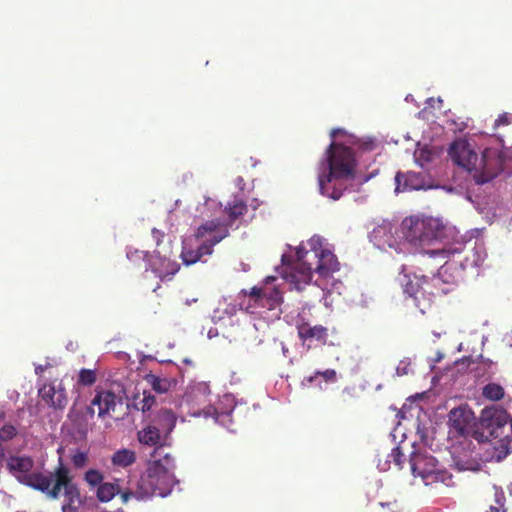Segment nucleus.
Instances as JSON below:
<instances>
[{
	"mask_svg": "<svg viewBox=\"0 0 512 512\" xmlns=\"http://www.w3.org/2000/svg\"><path fill=\"white\" fill-rule=\"evenodd\" d=\"M332 142L325 152L322 165H327L328 172L324 170L318 175L319 191L322 195L338 200L343 195L345 186L340 180L353 179L357 166L356 150L370 152L376 148L373 139H360L348 135L344 129L334 128L330 132Z\"/></svg>",
	"mask_w": 512,
	"mask_h": 512,
	"instance_id": "1",
	"label": "nucleus"
},
{
	"mask_svg": "<svg viewBox=\"0 0 512 512\" xmlns=\"http://www.w3.org/2000/svg\"><path fill=\"white\" fill-rule=\"evenodd\" d=\"M153 457L155 459L148 463L137 483V499H146L152 496L166 497L178 483L175 477L174 457L169 453H164L162 447L154 450Z\"/></svg>",
	"mask_w": 512,
	"mask_h": 512,
	"instance_id": "2",
	"label": "nucleus"
},
{
	"mask_svg": "<svg viewBox=\"0 0 512 512\" xmlns=\"http://www.w3.org/2000/svg\"><path fill=\"white\" fill-rule=\"evenodd\" d=\"M53 480H49L46 490L41 491L50 499H58L61 491L64 494V503L62 504V512H78L82 504L80 489L73 482V477L68 467L60 460L59 465L52 473Z\"/></svg>",
	"mask_w": 512,
	"mask_h": 512,
	"instance_id": "3",
	"label": "nucleus"
},
{
	"mask_svg": "<svg viewBox=\"0 0 512 512\" xmlns=\"http://www.w3.org/2000/svg\"><path fill=\"white\" fill-rule=\"evenodd\" d=\"M34 464L33 458L27 455H10L6 459V469L20 484L41 492L53 480V472L34 471Z\"/></svg>",
	"mask_w": 512,
	"mask_h": 512,
	"instance_id": "4",
	"label": "nucleus"
},
{
	"mask_svg": "<svg viewBox=\"0 0 512 512\" xmlns=\"http://www.w3.org/2000/svg\"><path fill=\"white\" fill-rule=\"evenodd\" d=\"M479 426L489 437L506 442L502 444L506 456L509 453L508 444L512 435V417L507 410L497 405L485 407L480 414Z\"/></svg>",
	"mask_w": 512,
	"mask_h": 512,
	"instance_id": "5",
	"label": "nucleus"
},
{
	"mask_svg": "<svg viewBox=\"0 0 512 512\" xmlns=\"http://www.w3.org/2000/svg\"><path fill=\"white\" fill-rule=\"evenodd\" d=\"M401 229L408 242L422 245L440 238L444 226L433 217L410 216L402 221Z\"/></svg>",
	"mask_w": 512,
	"mask_h": 512,
	"instance_id": "6",
	"label": "nucleus"
},
{
	"mask_svg": "<svg viewBox=\"0 0 512 512\" xmlns=\"http://www.w3.org/2000/svg\"><path fill=\"white\" fill-rule=\"evenodd\" d=\"M309 249L305 248V252H300L302 259L309 260L313 263V271L317 272L321 277H329L338 271L340 264L337 257L328 248H325L322 239L313 236L307 242Z\"/></svg>",
	"mask_w": 512,
	"mask_h": 512,
	"instance_id": "7",
	"label": "nucleus"
},
{
	"mask_svg": "<svg viewBox=\"0 0 512 512\" xmlns=\"http://www.w3.org/2000/svg\"><path fill=\"white\" fill-rule=\"evenodd\" d=\"M410 466L414 476L421 477L427 485L442 482L447 486L451 481V474L441 469L438 461L427 451H414L410 455Z\"/></svg>",
	"mask_w": 512,
	"mask_h": 512,
	"instance_id": "8",
	"label": "nucleus"
},
{
	"mask_svg": "<svg viewBox=\"0 0 512 512\" xmlns=\"http://www.w3.org/2000/svg\"><path fill=\"white\" fill-rule=\"evenodd\" d=\"M403 292L412 300L413 305L422 313L431 304V295L435 292L431 288L430 278L425 275H404L401 280Z\"/></svg>",
	"mask_w": 512,
	"mask_h": 512,
	"instance_id": "9",
	"label": "nucleus"
},
{
	"mask_svg": "<svg viewBox=\"0 0 512 512\" xmlns=\"http://www.w3.org/2000/svg\"><path fill=\"white\" fill-rule=\"evenodd\" d=\"M504 155L495 148H486L478 160L474 181L478 185L490 182L504 170Z\"/></svg>",
	"mask_w": 512,
	"mask_h": 512,
	"instance_id": "10",
	"label": "nucleus"
},
{
	"mask_svg": "<svg viewBox=\"0 0 512 512\" xmlns=\"http://www.w3.org/2000/svg\"><path fill=\"white\" fill-rule=\"evenodd\" d=\"M305 252V247L300 246L296 251V260L283 270V279L290 285V289L301 291L306 285L310 284L313 275V263L302 259L301 253Z\"/></svg>",
	"mask_w": 512,
	"mask_h": 512,
	"instance_id": "11",
	"label": "nucleus"
},
{
	"mask_svg": "<svg viewBox=\"0 0 512 512\" xmlns=\"http://www.w3.org/2000/svg\"><path fill=\"white\" fill-rule=\"evenodd\" d=\"M127 257L130 260L142 258L146 262V270L151 269L160 279L167 275H173L176 272L174 263L170 258L166 254L161 255L158 250H155L152 254L139 250L128 251Z\"/></svg>",
	"mask_w": 512,
	"mask_h": 512,
	"instance_id": "12",
	"label": "nucleus"
},
{
	"mask_svg": "<svg viewBox=\"0 0 512 512\" xmlns=\"http://www.w3.org/2000/svg\"><path fill=\"white\" fill-rule=\"evenodd\" d=\"M229 230L226 224L219 219H212L201 224L195 233L197 240H202L203 245H210V250L226 238Z\"/></svg>",
	"mask_w": 512,
	"mask_h": 512,
	"instance_id": "13",
	"label": "nucleus"
},
{
	"mask_svg": "<svg viewBox=\"0 0 512 512\" xmlns=\"http://www.w3.org/2000/svg\"><path fill=\"white\" fill-rule=\"evenodd\" d=\"M449 156L459 167L467 170L474 179V172L479 160L478 155L464 141H456L449 148Z\"/></svg>",
	"mask_w": 512,
	"mask_h": 512,
	"instance_id": "14",
	"label": "nucleus"
},
{
	"mask_svg": "<svg viewBox=\"0 0 512 512\" xmlns=\"http://www.w3.org/2000/svg\"><path fill=\"white\" fill-rule=\"evenodd\" d=\"M296 329L302 344H307L308 348H311L312 344L324 346L328 342V329L323 325H311L300 320L296 323Z\"/></svg>",
	"mask_w": 512,
	"mask_h": 512,
	"instance_id": "15",
	"label": "nucleus"
},
{
	"mask_svg": "<svg viewBox=\"0 0 512 512\" xmlns=\"http://www.w3.org/2000/svg\"><path fill=\"white\" fill-rule=\"evenodd\" d=\"M123 405L122 396L114 393L111 390H96V394L91 401V407L89 412L94 415V406L98 408V417L105 418L108 415L114 413L118 406Z\"/></svg>",
	"mask_w": 512,
	"mask_h": 512,
	"instance_id": "16",
	"label": "nucleus"
},
{
	"mask_svg": "<svg viewBox=\"0 0 512 512\" xmlns=\"http://www.w3.org/2000/svg\"><path fill=\"white\" fill-rule=\"evenodd\" d=\"M455 267L446 262L440 267L436 275L430 278L431 288L446 294L458 283V276L453 273Z\"/></svg>",
	"mask_w": 512,
	"mask_h": 512,
	"instance_id": "17",
	"label": "nucleus"
},
{
	"mask_svg": "<svg viewBox=\"0 0 512 512\" xmlns=\"http://www.w3.org/2000/svg\"><path fill=\"white\" fill-rule=\"evenodd\" d=\"M395 192H406L411 190H420L424 188V179L420 173L416 172H397L395 176Z\"/></svg>",
	"mask_w": 512,
	"mask_h": 512,
	"instance_id": "18",
	"label": "nucleus"
},
{
	"mask_svg": "<svg viewBox=\"0 0 512 512\" xmlns=\"http://www.w3.org/2000/svg\"><path fill=\"white\" fill-rule=\"evenodd\" d=\"M471 413L465 408H454L449 413V424L458 434L464 435L470 422Z\"/></svg>",
	"mask_w": 512,
	"mask_h": 512,
	"instance_id": "19",
	"label": "nucleus"
},
{
	"mask_svg": "<svg viewBox=\"0 0 512 512\" xmlns=\"http://www.w3.org/2000/svg\"><path fill=\"white\" fill-rule=\"evenodd\" d=\"M283 301L282 293L277 288L264 287L259 306L269 310L275 309Z\"/></svg>",
	"mask_w": 512,
	"mask_h": 512,
	"instance_id": "20",
	"label": "nucleus"
},
{
	"mask_svg": "<svg viewBox=\"0 0 512 512\" xmlns=\"http://www.w3.org/2000/svg\"><path fill=\"white\" fill-rule=\"evenodd\" d=\"M211 254L212 250H210V245H203L201 243V245L196 250L184 247L181 253V257L186 265H192L201 260L203 256Z\"/></svg>",
	"mask_w": 512,
	"mask_h": 512,
	"instance_id": "21",
	"label": "nucleus"
},
{
	"mask_svg": "<svg viewBox=\"0 0 512 512\" xmlns=\"http://www.w3.org/2000/svg\"><path fill=\"white\" fill-rule=\"evenodd\" d=\"M44 391L45 393L52 392L53 398L52 403L50 406L54 407L55 409H63L68 403V398L65 393V389L62 387L61 384H58V386L54 384H45L44 385Z\"/></svg>",
	"mask_w": 512,
	"mask_h": 512,
	"instance_id": "22",
	"label": "nucleus"
},
{
	"mask_svg": "<svg viewBox=\"0 0 512 512\" xmlns=\"http://www.w3.org/2000/svg\"><path fill=\"white\" fill-rule=\"evenodd\" d=\"M145 380L154 391L160 394L168 392L172 385L175 384V381L172 379L160 377L152 373L147 374Z\"/></svg>",
	"mask_w": 512,
	"mask_h": 512,
	"instance_id": "23",
	"label": "nucleus"
},
{
	"mask_svg": "<svg viewBox=\"0 0 512 512\" xmlns=\"http://www.w3.org/2000/svg\"><path fill=\"white\" fill-rule=\"evenodd\" d=\"M138 440L148 446H157L161 440L160 431L157 427L148 425L138 432Z\"/></svg>",
	"mask_w": 512,
	"mask_h": 512,
	"instance_id": "24",
	"label": "nucleus"
},
{
	"mask_svg": "<svg viewBox=\"0 0 512 512\" xmlns=\"http://www.w3.org/2000/svg\"><path fill=\"white\" fill-rule=\"evenodd\" d=\"M118 493H120V487L117 483L104 482L98 487L96 496L100 502L106 503L111 501Z\"/></svg>",
	"mask_w": 512,
	"mask_h": 512,
	"instance_id": "25",
	"label": "nucleus"
},
{
	"mask_svg": "<svg viewBox=\"0 0 512 512\" xmlns=\"http://www.w3.org/2000/svg\"><path fill=\"white\" fill-rule=\"evenodd\" d=\"M225 211L229 220L233 222L245 215L248 211V207L243 200L235 198L232 202L228 203L225 207Z\"/></svg>",
	"mask_w": 512,
	"mask_h": 512,
	"instance_id": "26",
	"label": "nucleus"
},
{
	"mask_svg": "<svg viewBox=\"0 0 512 512\" xmlns=\"http://www.w3.org/2000/svg\"><path fill=\"white\" fill-rule=\"evenodd\" d=\"M111 460L115 466L128 467L136 461V456L132 450L120 449L113 454Z\"/></svg>",
	"mask_w": 512,
	"mask_h": 512,
	"instance_id": "27",
	"label": "nucleus"
},
{
	"mask_svg": "<svg viewBox=\"0 0 512 512\" xmlns=\"http://www.w3.org/2000/svg\"><path fill=\"white\" fill-rule=\"evenodd\" d=\"M482 395L488 400L499 401L504 397L505 391L500 384L491 382L483 387Z\"/></svg>",
	"mask_w": 512,
	"mask_h": 512,
	"instance_id": "28",
	"label": "nucleus"
},
{
	"mask_svg": "<svg viewBox=\"0 0 512 512\" xmlns=\"http://www.w3.org/2000/svg\"><path fill=\"white\" fill-rule=\"evenodd\" d=\"M209 395H210V388H209V385L206 383H198V384L194 385L191 388L190 393H189V396L192 399L197 400L200 403H205V402L209 401L208 400Z\"/></svg>",
	"mask_w": 512,
	"mask_h": 512,
	"instance_id": "29",
	"label": "nucleus"
},
{
	"mask_svg": "<svg viewBox=\"0 0 512 512\" xmlns=\"http://www.w3.org/2000/svg\"><path fill=\"white\" fill-rule=\"evenodd\" d=\"M493 496L495 504L489 506V512H505V493L501 488L493 487Z\"/></svg>",
	"mask_w": 512,
	"mask_h": 512,
	"instance_id": "30",
	"label": "nucleus"
},
{
	"mask_svg": "<svg viewBox=\"0 0 512 512\" xmlns=\"http://www.w3.org/2000/svg\"><path fill=\"white\" fill-rule=\"evenodd\" d=\"M155 403V396L148 391H144L142 398L139 400L136 399L135 406L142 412H146L149 411Z\"/></svg>",
	"mask_w": 512,
	"mask_h": 512,
	"instance_id": "31",
	"label": "nucleus"
},
{
	"mask_svg": "<svg viewBox=\"0 0 512 512\" xmlns=\"http://www.w3.org/2000/svg\"><path fill=\"white\" fill-rule=\"evenodd\" d=\"M104 476L97 469H89L84 474V480L91 487L100 486L103 483Z\"/></svg>",
	"mask_w": 512,
	"mask_h": 512,
	"instance_id": "32",
	"label": "nucleus"
},
{
	"mask_svg": "<svg viewBox=\"0 0 512 512\" xmlns=\"http://www.w3.org/2000/svg\"><path fill=\"white\" fill-rule=\"evenodd\" d=\"M97 380V375L95 370L91 369H81L78 375V383L83 386H91Z\"/></svg>",
	"mask_w": 512,
	"mask_h": 512,
	"instance_id": "33",
	"label": "nucleus"
},
{
	"mask_svg": "<svg viewBox=\"0 0 512 512\" xmlns=\"http://www.w3.org/2000/svg\"><path fill=\"white\" fill-rule=\"evenodd\" d=\"M17 435V429L12 424H5L0 429V442H7L12 440Z\"/></svg>",
	"mask_w": 512,
	"mask_h": 512,
	"instance_id": "34",
	"label": "nucleus"
},
{
	"mask_svg": "<svg viewBox=\"0 0 512 512\" xmlns=\"http://www.w3.org/2000/svg\"><path fill=\"white\" fill-rule=\"evenodd\" d=\"M71 461L75 468H78V469L83 468L84 466H86V464L88 462V455L86 452L76 451L72 455Z\"/></svg>",
	"mask_w": 512,
	"mask_h": 512,
	"instance_id": "35",
	"label": "nucleus"
},
{
	"mask_svg": "<svg viewBox=\"0 0 512 512\" xmlns=\"http://www.w3.org/2000/svg\"><path fill=\"white\" fill-rule=\"evenodd\" d=\"M388 457L389 461H393L398 468L402 467L404 454L399 446L393 448Z\"/></svg>",
	"mask_w": 512,
	"mask_h": 512,
	"instance_id": "36",
	"label": "nucleus"
},
{
	"mask_svg": "<svg viewBox=\"0 0 512 512\" xmlns=\"http://www.w3.org/2000/svg\"><path fill=\"white\" fill-rule=\"evenodd\" d=\"M315 376H321L325 382H336L337 373L334 369H327L325 371H316Z\"/></svg>",
	"mask_w": 512,
	"mask_h": 512,
	"instance_id": "37",
	"label": "nucleus"
},
{
	"mask_svg": "<svg viewBox=\"0 0 512 512\" xmlns=\"http://www.w3.org/2000/svg\"><path fill=\"white\" fill-rule=\"evenodd\" d=\"M264 288L253 287L250 291V297L253 299L254 304L259 306V300L262 297Z\"/></svg>",
	"mask_w": 512,
	"mask_h": 512,
	"instance_id": "38",
	"label": "nucleus"
},
{
	"mask_svg": "<svg viewBox=\"0 0 512 512\" xmlns=\"http://www.w3.org/2000/svg\"><path fill=\"white\" fill-rule=\"evenodd\" d=\"M510 123H511V120H510L508 113H503V114L499 115V117L495 120L494 127L497 128L500 126H506V125H509Z\"/></svg>",
	"mask_w": 512,
	"mask_h": 512,
	"instance_id": "39",
	"label": "nucleus"
},
{
	"mask_svg": "<svg viewBox=\"0 0 512 512\" xmlns=\"http://www.w3.org/2000/svg\"><path fill=\"white\" fill-rule=\"evenodd\" d=\"M39 394H40V396L43 398V400H44L47 404L51 405V403H52V398L54 397V396H53V394H52V392H49V393L47 392V393H45V391H44V386H43V387L39 390Z\"/></svg>",
	"mask_w": 512,
	"mask_h": 512,
	"instance_id": "40",
	"label": "nucleus"
},
{
	"mask_svg": "<svg viewBox=\"0 0 512 512\" xmlns=\"http://www.w3.org/2000/svg\"><path fill=\"white\" fill-rule=\"evenodd\" d=\"M119 494H120L121 500L124 504L127 503L132 496L137 498L136 490L134 492H132V491L121 492L120 491Z\"/></svg>",
	"mask_w": 512,
	"mask_h": 512,
	"instance_id": "41",
	"label": "nucleus"
},
{
	"mask_svg": "<svg viewBox=\"0 0 512 512\" xmlns=\"http://www.w3.org/2000/svg\"><path fill=\"white\" fill-rule=\"evenodd\" d=\"M162 415L165 419L171 422L172 426H174L175 423V417L173 413L170 410H163Z\"/></svg>",
	"mask_w": 512,
	"mask_h": 512,
	"instance_id": "42",
	"label": "nucleus"
},
{
	"mask_svg": "<svg viewBox=\"0 0 512 512\" xmlns=\"http://www.w3.org/2000/svg\"><path fill=\"white\" fill-rule=\"evenodd\" d=\"M152 236L155 239L157 246H159L160 242H161V238L163 237V233H161L159 230L154 228L152 230Z\"/></svg>",
	"mask_w": 512,
	"mask_h": 512,
	"instance_id": "43",
	"label": "nucleus"
},
{
	"mask_svg": "<svg viewBox=\"0 0 512 512\" xmlns=\"http://www.w3.org/2000/svg\"><path fill=\"white\" fill-rule=\"evenodd\" d=\"M316 377L317 376H315V374L311 375L309 377H305L304 380L302 381V384L305 385V386H309V385H311L314 382Z\"/></svg>",
	"mask_w": 512,
	"mask_h": 512,
	"instance_id": "44",
	"label": "nucleus"
},
{
	"mask_svg": "<svg viewBox=\"0 0 512 512\" xmlns=\"http://www.w3.org/2000/svg\"><path fill=\"white\" fill-rule=\"evenodd\" d=\"M387 507L390 508L391 512H396V510L394 508H397V504L395 502L394 503H388Z\"/></svg>",
	"mask_w": 512,
	"mask_h": 512,
	"instance_id": "45",
	"label": "nucleus"
},
{
	"mask_svg": "<svg viewBox=\"0 0 512 512\" xmlns=\"http://www.w3.org/2000/svg\"><path fill=\"white\" fill-rule=\"evenodd\" d=\"M5 458V451L3 448L0 447V460H3Z\"/></svg>",
	"mask_w": 512,
	"mask_h": 512,
	"instance_id": "46",
	"label": "nucleus"
},
{
	"mask_svg": "<svg viewBox=\"0 0 512 512\" xmlns=\"http://www.w3.org/2000/svg\"><path fill=\"white\" fill-rule=\"evenodd\" d=\"M282 351H283L284 356H287L289 350L285 345H282Z\"/></svg>",
	"mask_w": 512,
	"mask_h": 512,
	"instance_id": "47",
	"label": "nucleus"
},
{
	"mask_svg": "<svg viewBox=\"0 0 512 512\" xmlns=\"http://www.w3.org/2000/svg\"><path fill=\"white\" fill-rule=\"evenodd\" d=\"M4 418H5V414H4V412H1V413H0V420H3Z\"/></svg>",
	"mask_w": 512,
	"mask_h": 512,
	"instance_id": "48",
	"label": "nucleus"
},
{
	"mask_svg": "<svg viewBox=\"0 0 512 512\" xmlns=\"http://www.w3.org/2000/svg\"><path fill=\"white\" fill-rule=\"evenodd\" d=\"M39 371H42V368L41 367H38L37 369H35V372H38Z\"/></svg>",
	"mask_w": 512,
	"mask_h": 512,
	"instance_id": "49",
	"label": "nucleus"
},
{
	"mask_svg": "<svg viewBox=\"0 0 512 512\" xmlns=\"http://www.w3.org/2000/svg\"><path fill=\"white\" fill-rule=\"evenodd\" d=\"M39 371H42V368L41 367H38L37 369H35V372H38Z\"/></svg>",
	"mask_w": 512,
	"mask_h": 512,
	"instance_id": "50",
	"label": "nucleus"
},
{
	"mask_svg": "<svg viewBox=\"0 0 512 512\" xmlns=\"http://www.w3.org/2000/svg\"><path fill=\"white\" fill-rule=\"evenodd\" d=\"M39 371H42V368L41 367H38L37 369H35V372H38Z\"/></svg>",
	"mask_w": 512,
	"mask_h": 512,
	"instance_id": "51",
	"label": "nucleus"
}]
</instances>
